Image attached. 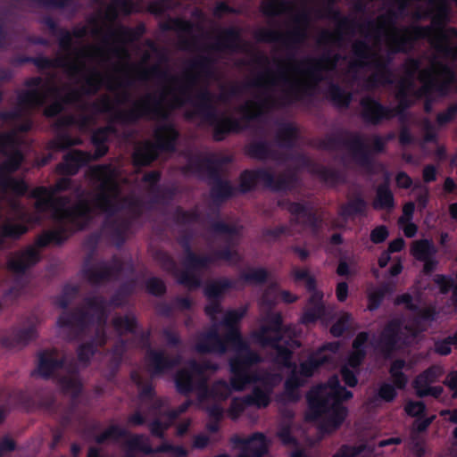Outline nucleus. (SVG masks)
<instances>
[{"mask_svg": "<svg viewBox=\"0 0 457 457\" xmlns=\"http://www.w3.org/2000/svg\"><path fill=\"white\" fill-rule=\"evenodd\" d=\"M84 36H64L62 54L57 59L67 82L55 79H32L19 96V109L1 114L11 126L8 133L0 135V153L5 160L0 165V202L6 201L10 211L0 223V247L5 238L17 239L27 232V225L38 223L50 217L54 228L40 236L35 245L13 255L8 268L21 273L39 261V248L48 244H60L68 235L83 228L96 212L106 218L107 229L119 236L127 223L125 212L136 213L140 199L134 191L120 183V171L112 165L94 166L87 174L94 192H77L78 203L71 205L68 198L58 194L71 185L70 179H61L54 187L33 190L35 213L30 214L10 195L25 193L22 180L10 176L22 161L23 139L21 132L31 127L25 116L28 109L52 101L45 113L54 116L64 104H74L80 112L61 120L62 126L75 125L88 131L96 113L109 112L115 120L132 122L139 118L157 119L162 123L154 132L155 142L146 141L134 152L137 165L151 162L162 152H170V71L157 65L147 68L144 61L131 62L127 46L129 36H105L96 45L82 42Z\"/></svg>", "mask_w": 457, "mask_h": 457, "instance_id": "nucleus-1", "label": "nucleus"}, {"mask_svg": "<svg viewBox=\"0 0 457 457\" xmlns=\"http://www.w3.org/2000/svg\"><path fill=\"white\" fill-rule=\"evenodd\" d=\"M230 287L231 283L228 279L207 284L204 290L208 298L205 312L212 320L213 327L196 337L194 349L201 353H214L221 355L227 352L228 345H230L234 352V355L229 359L231 385L225 380H219L210 390L207 388L206 383L211 375L219 369V365L206 359L199 363L195 361H189L175 377L177 389L180 393L195 391L202 407L214 419L222 416L224 408L221 403L228 397L232 390L242 391L247 386L253 387L252 393L242 398H234L228 411V416L237 419L248 406L267 407L270 403L274 387L281 382L283 368H287L290 372L285 383L287 397L291 401L296 400L299 395L295 390L319 366L334 361L339 349L338 343H329L312 354L300 366L292 363L285 365L273 357L272 364L269 368H255L262 361V356L251 350L249 342L242 337L237 328V323L245 316L246 308L239 307L224 312L218 300Z\"/></svg>", "mask_w": 457, "mask_h": 457, "instance_id": "nucleus-2", "label": "nucleus"}, {"mask_svg": "<svg viewBox=\"0 0 457 457\" xmlns=\"http://www.w3.org/2000/svg\"><path fill=\"white\" fill-rule=\"evenodd\" d=\"M449 0H392L388 10L376 21H369L350 42L352 55L345 61L346 77L361 82L367 89L393 83L387 67L391 54L407 52L413 42L426 38L433 47L427 67L422 61L408 60L399 81L397 97L408 103L409 96L447 94L453 80L457 50L446 28Z\"/></svg>", "mask_w": 457, "mask_h": 457, "instance_id": "nucleus-3", "label": "nucleus"}, {"mask_svg": "<svg viewBox=\"0 0 457 457\" xmlns=\"http://www.w3.org/2000/svg\"><path fill=\"white\" fill-rule=\"evenodd\" d=\"M338 65L341 64L337 54L320 59L279 61L257 79L254 96L240 106L238 115L250 120L272 108L300 100L311 94L316 84Z\"/></svg>", "mask_w": 457, "mask_h": 457, "instance_id": "nucleus-4", "label": "nucleus"}, {"mask_svg": "<svg viewBox=\"0 0 457 457\" xmlns=\"http://www.w3.org/2000/svg\"><path fill=\"white\" fill-rule=\"evenodd\" d=\"M287 303L296 301L297 296L288 291H279L276 285L270 286L263 293L261 299V308L263 316L261 320L259 329L253 330L247 340L249 344L253 343L261 347L270 346L273 350L274 357L277 361L285 365L291 363V352L289 347H293L295 341L292 343L286 342L288 346L284 347L281 344L282 337L286 335L291 337L293 334L289 329L284 330L282 328L281 316L278 313H270L269 309L278 302V299Z\"/></svg>", "mask_w": 457, "mask_h": 457, "instance_id": "nucleus-5", "label": "nucleus"}, {"mask_svg": "<svg viewBox=\"0 0 457 457\" xmlns=\"http://www.w3.org/2000/svg\"><path fill=\"white\" fill-rule=\"evenodd\" d=\"M352 393L340 386L334 376L326 384L312 388L308 395L307 420L315 421L322 436L336 431L345 421L348 411L343 401L352 397Z\"/></svg>", "mask_w": 457, "mask_h": 457, "instance_id": "nucleus-6", "label": "nucleus"}, {"mask_svg": "<svg viewBox=\"0 0 457 457\" xmlns=\"http://www.w3.org/2000/svg\"><path fill=\"white\" fill-rule=\"evenodd\" d=\"M113 303H106L101 297L94 296L87 301L84 309L76 316L62 313L56 323L58 335L65 339H72L80 331L91 325L96 330L95 343L102 345L106 341L104 322Z\"/></svg>", "mask_w": 457, "mask_h": 457, "instance_id": "nucleus-7", "label": "nucleus"}, {"mask_svg": "<svg viewBox=\"0 0 457 457\" xmlns=\"http://www.w3.org/2000/svg\"><path fill=\"white\" fill-rule=\"evenodd\" d=\"M434 312L430 309L418 310L415 318L403 322L392 320L384 328L379 337L371 344L376 349L388 354L393 349L401 345L414 342L420 332L424 330L433 319Z\"/></svg>", "mask_w": 457, "mask_h": 457, "instance_id": "nucleus-8", "label": "nucleus"}, {"mask_svg": "<svg viewBox=\"0 0 457 457\" xmlns=\"http://www.w3.org/2000/svg\"><path fill=\"white\" fill-rule=\"evenodd\" d=\"M287 9H290L291 24L287 40L293 44H300L307 37L311 20L318 14L312 12V7L307 3H303L299 6H289L277 0H269L263 5L264 12L269 15L279 14Z\"/></svg>", "mask_w": 457, "mask_h": 457, "instance_id": "nucleus-9", "label": "nucleus"}, {"mask_svg": "<svg viewBox=\"0 0 457 457\" xmlns=\"http://www.w3.org/2000/svg\"><path fill=\"white\" fill-rule=\"evenodd\" d=\"M224 260L233 262L237 260V252L234 246H229L224 251L211 256H197L188 252L184 261V270L176 273V277L179 283L189 288L197 287L200 284V272L209 264Z\"/></svg>", "mask_w": 457, "mask_h": 457, "instance_id": "nucleus-10", "label": "nucleus"}, {"mask_svg": "<svg viewBox=\"0 0 457 457\" xmlns=\"http://www.w3.org/2000/svg\"><path fill=\"white\" fill-rule=\"evenodd\" d=\"M59 370L62 373L60 379L62 390L66 394L77 395L81 388L80 380L72 369L64 366V360H60L59 353L55 350H49L40 353L36 374L48 378Z\"/></svg>", "mask_w": 457, "mask_h": 457, "instance_id": "nucleus-11", "label": "nucleus"}, {"mask_svg": "<svg viewBox=\"0 0 457 457\" xmlns=\"http://www.w3.org/2000/svg\"><path fill=\"white\" fill-rule=\"evenodd\" d=\"M114 134L115 131L111 125L97 129L92 136L93 143L96 147V154L92 155L86 152L71 151L65 155L63 162L58 165L57 170L62 174L71 175L76 173L80 166L93 159L103 156L107 152L104 143L109 140Z\"/></svg>", "mask_w": 457, "mask_h": 457, "instance_id": "nucleus-12", "label": "nucleus"}, {"mask_svg": "<svg viewBox=\"0 0 457 457\" xmlns=\"http://www.w3.org/2000/svg\"><path fill=\"white\" fill-rule=\"evenodd\" d=\"M385 143L386 139L378 136L348 135L345 137L343 145L347 155L346 162L353 161L359 165H366L371 154L380 152Z\"/></svg>", "mask_w": 457, "mask_h": 457, "instance_id": "nucleus-13", "label": "nucleus"}, {"mask_svg": "<svg viewBox=\"0 0 457 457\" xmlns=\"http://www.w3.org/2000/svg\"><path fill=\"white\" fill-rule=\"evenodd\" d=\"M294 277L296 281H303L306 288L311 292L309 301L301 318L302 322L308 324L321 319L325 313V307L322 303L323 294L315 288L314 278L307 270L303 269H295Z\"/></svg>", "mask_w": 457, "mask_h": 457, "instance_id": "nucleus-14", "label": "nucleus"}, {"mask_svg": "<svg viewBox=\"0 0 457 457\" xmlns=\"http://www.w3.org/2000/svg\"><path fill=\"white\" fill-rule=\"evenodd\" d=\"M293 180L291 173L278 176L273 170L261 169L244 172L241 175V187L243 191H247L255 184L263 183L274 190H285L292 186Z\"/></svg>", "mask_w": 457, "mask_h": 457, "instance_id": "nucleus-15", "label": "nucleus"}, {"mask_svg": "<svg viewBox=\"0 0 457 457\" xmlns=\"http://www.w3.org/2000/svg\"><path fill=\"white\" fill-rule=\"evenodd\" d=\"M368 338L367 333H361L357 336L353 344V351L347 361L342 367L341 373L343 378L349 386H354L357 384L356 374L359 371V365L365 355V345Z\"/></svg>", "mask_w": 457, "mask_h": 457, "instance_id": "nucleus-16", "label": "nucleus"}, {"mask_svg": "<svg viewBox=\"0 0 457 457\" xmlns=\"http://www.w3.org/2000/svg\"><path fill=\"white\" fill-rule=\"evenodd\" d=\"M179 361V358H170L164 351L150 350L145 356L146 369L151 377L167 374Z\"/></svg>", "mask_w": 457, "mask_h": 457, "instance_id": "nucleus-17", "label": "nucleus"}, {"mask_svg": "<svg viewBox=\"0 0 457 457\" xmlns=\"http://www.w3.org/2000/svg\"><path fill=\"white\" fill-rule=\"evenodd\" d=\"M187 409V403H184L178 410L168 412L164 408V401H160L158 406H154L153 410L155 420L150 424L152 434L156 436H162L163 432L170 426L171 422Z\"/></svg>", "mask_w": 457, "mask_h": 457, "instance_id": "nucleus-18", "label": "nucleus"}, {"mask_svg": "<svg viewBox=\"0 0 457 457\" xmlns=\"http://www.w3.org/2000/svg\"><path fill=\"white\" fill-rule=\"evenodd\" d=\"M401 443V437H391L389 439L380 441L378 447H370L366 445H361L359 446L344 445L332 457H379L382 455V452L379 448L390 445H399Z\"/></svg>", "mask_w": 457, "mask_h": 457, "instance_id": "nucleus-19", "label": "nucleus"}, {"mask_svg": "<svg viewBox=\"0 0 457 457\" xmlns=\"http://www.w3.org/2000/svg\"><path fill=\"white\" fill-rule=\"evenodd\" d=\"M233 442L239 448L237 457H262L268 450V441L261 433L248 438L235 437Z\"/></svg>", "mask_w": 457, "mask_h": 457, "instance_id": "nucleus-20", "label": "nucleus"}, {"mask_svg": "<svg viewBox=\"0 0 457 457\" xmlns=\"http://www.w3.org/2000/svg\"><path fill=\"white\" fill-rule=\"evenodd\" d=\"M128 444L130 451H140L145 453H169L171 457H186L187 451L181 446H173L169 443H163L156 449L151 448L147 440L143 436H131L128 438Z\"/></svg>", "mask_w": 457, "mask_h": 457, "instance_id": "nucleus-21", "label": "nucleus"}, {"mask_svg": "<svg viewBox=\"0 0 457 457\" xmlns=\"http://www.w3.org/2000/svg\"><path fill=\"white\" fill-rule=\"evenodd\" d=\"M442 374L440 367H432L422 373L415 380V388L420 395H431L438 397L442 392L440 386H431L433 383Z\"/></svg>", "mask_w": 457, "mask_h": 457, "instance_id": "nucleus-22", "label": "nucleus"}, {"mask_svg": "<svg viewBox=\"0 0 457 457\" xmlns=\"http://www.w3.org/2000/svg\"><path fill=\"white\" fill-rule=\"evenodd\" d=\"M347 25L345 21L340 22L337 29L322 30L319 36L318 42L322 46L343 48L348 44Z\"/></svg>", "mask_w": 457, "mask_h": 457, "instance_id": "nucleus-23", "label": "nucleus"}, {"mask_svg": "<svg viewBox=\"0 0 457 457\" xmlns=\"http://www.w3.org/2000/svg\"><path fill=\"white\" fill-rule=\"evenodd\" d=\"M361 110L363 117L368 121L374 123L393 116L391 110L384 108L378 102L369 97L361 100Z\"/></svg>", "mask_w": 457, "mask_h": 457, "instance_id": "nucleus-24", "label": "nucleus"}, {"mask_svg": "<svg viewBox=\"0 0 457 457\" xmlns=\"http://www.w3.org/2000/svg\"><path fill=\"white\" fill-rule=\"evenodd\" d=\"M435 252L433 244L427 239L418 240L412 244L411 253L416 259L424 262L426 272L431 271L435 266V262L431 259Z\"/></svg>", "mask_w": 457, "mask_h": 457, "instance_id": "nucleus-25", "label": "nucleus"}, {"mask_svg": "<svg viewBox=\"0 0 457 457\" xmlns=\"http://www.w3.org/2000/svg\"><path fill=\"white\" fill-rule=\"evenodd\" d=\"M432 419L417 420L412 427L411 436L409 439L410 450L418 457L424 455L426 450L423 445V440L420 436V433L424 431L431 423Z\"/></svg>", "mask_w": 457, "mask_h": 457, "instance_id": "nucleus-26", "label": "nucleus"}, {"mask_svg": "<svg viewBox=\"0 0 457 457\" xmlns=\"http://www.w3.org/2000/svg\"><path fill=\"white\" fill-rule=\"evenodd\" d=\"M120 269V263L114 261L113 264L108 266L106 263H100L87 270V276L90 282L98 283L105 278H110L115 270Z\"/></svg>", "mask_w": 457, "mask_h": 457, "instance_id": "nucleus-27", "label": "nucleus"}, {"mask_svg": "<svg viewBox=\"0 0 457 457\" xmlns=\"http://www.w3.org/2000/svg\"><path fill=\"white\" fill-rule=\"evenodd\" d=\"M289 211L298 223L314 226L318 221L312 211L301 204H292L289 207Z\"/></svg>", "mask_w": 457, "mask_h": 457, "instance_id": "nucleus-28", "label": "nucleus"}, {"mask_svg": "<svg viewBox=\"0 0 457 457\" xmlns=\"http://www.w3.org/2000/svg\"><path fill=\"white\" fill-rule=\"evenodd\" d=\"M135 319L132 315L118 316L113 320V328L116 333L120 337L127 333H135Z\"/></svg>", "mask_w": 457, "mask_h": 457, "instance_id": "nucleus-29", "label": "nucleus"}, {"mask_svg": "<svg viewBox=\"0 0 457 457\" xmlns=\"http://www.w3.org/2000/svg\"><path fill=\"white\" fill-rule=\"evenodd\" d=\"M408 366L403 361H395L392 363L390 374L395 386L399 389L403 388L407 383V377L403 370H407Z\"/></svg>", "mask_w": 457, "mask_h": 457, "instance_id": "nucleus-30", "label": "nucleus"}, {"mask_svg": "<svg viewBox=\"0 0 457 457\" xmlns=\"http://www.w3.org/2000/svg\"><path fill=\"white\" fill-rule=\"evenodd\" d=\"M131 11L130 4L126 0H114L105 10L104 18L106 21H113L120 12L129 13Z\"/></svg>", "mask_w": 457, "mask_h": 457, "instance_id": "nucleus-31", "label": "nucleus"}, {"mask_svg": "<svg viewBox=\"0 0 457 457\" xmlns=\"http://www.w3.org/2000/svg\"><path fill=\"white\" fill-rule=\"evenodd\" d=\"M374 208L389 209L394 205V198L387 186H380L377 190V197L374 201Z\"/></svg>", "mask_w": 457, "mask_h": 457, "instance_id": "nucleus-32", "label": "nucleus"}, {"mask_svg": "<svg viewBox=\"0 0 457 457\" xmlns=\"http://www.w3.org/2000/svg\"><path fill=\"white\" fill-rule=\"evenodd\" d=\"M250 154L259 159H279L277 154L273 151L272 146L262 142L252 145L250 147Z\"/></svg>", "mask_w": 457, "mask_h": 457, "instance_id": "nucleus-33", "label": "nucleus"}, {"mask_svg": "<svg viewBox=\"0 0 457 457\" xmlns=\"http://www.w3.org/2000/svg\"><path fill=\"white\" fill-rule=\"evenodd\" d=\"M387 291H389V285H384L381 287H370L368 290V309L370 311L376 310Z\"/></svg>", "mask_w": 457, "mask_h": 457, "instance_id": "nucleus-34", "label": "nucleus"}, {"mask_svg": "<svg viewBox=\"0 0 457 457\" xmlns=\"http://www.w3.org/2000/svg\"><path fill=\"white\" fill-rule=\"evenodd\" d=\"M337 272L340 276H353L358 272L357 262L353 257H342Z\"/></svg>", "mask_w": 457, "mask_h": 457, "instance_id": "nucleus-35", "label": "nucleus"}, {"mask_svg": "<svg viewBox=\"0 0 457 457\" xmlns=\"http://www.w3.org/2000/svg\"><path fill=\"white\" fill-rule=\"evenodd\" d=\"M352 317L348 312H341L337 317L336 322L332 325L330 332L335 337L341 336L349 327Z\"/></svg>", "mask_w": 457, "mask_h": 457, "instance_id": "nucleus-36", "label": "nucleus"}, {"mask_svg": "<svg viewBox=\"0 0 457 457\" xmlns=\"http://www.w3.org/2000/svg\"><path fill=\"white\" fill-rule=\"evenodd\" d=\"M278 436L283 444L295 446L296 445L292 436V422L290 420L283 421L279 424Z\"/></svg>", "mask_w": 457, "mask_h": 457, "instance_id": "nucleus-37", "label": "nucleus"}, {"mask_svg": "<svg viewBox=\"0 0 457 457\" xmlns=\"http://www.w3.org/2000/svg\"><path fill=\"white\" fill-rule=\"evenodd\" d=\"M329 96L339 106H346L351 101V96L341 87L332 85L329 87Z\"/></svg>", "mask_w": 457, "mask_h": 457, "instance_id": "nucleus-38", "label": "nucleus"}, {"mask_svg": "<svg viewBox=\"0 0 457 457\" xmlns=\"http://www.w3.org/2000/svg\"><path fill=\"white\" fill-rule=\"evenodd\" d=\"M132 380L137 386L140 395L142 397H146L151 395L152 386L148 382L146 377H145L141 372L135 371L132 373Z\"/></svg>", "mask_w": 457, "mask_h": 457, "instance_id": "nucleus-39", "label": "nucleus"}, {"mask_svg": "<svg viewBox=\"0 0 457 457\" xmlns=\"http://www.w3.org/2000/svg\"><path fill=\"white\" fill-rule=\"evenodd\" d=\"M366 207L367 204L362 199L357 197L348 203V204L343 209L342 214L344 216L361 214L365 212Z\"/></svg>", "mask_w": 457, "mask_h": 457, "instance_id": "nucleus-40", "label": "nucleus"}, {"mask_svg": "<svg viewBox=\"0 0 457 457\" xmlns=\"http://www.w3.org/2000/svg\"><path fill=\"white\" fill-rule=\"evenodd\" d=\"M80 139L73 138L67 133L60 134L53 142L52 147L55 150H62L69 146L80 144Z\"/></svg>", "mask_w": 457, "mask_h": 457, "instance_id": "nucleus-41", "label": "nucleus"}, {"mask_svg": "<svg viewBox=\"0 0 457 457\" xmlns=\"http://www.w3.org/2000/svg\"><path fill=\"white\" fill-rule=\"evenodd\" d=\"M37 336V329L35 322H29L24 326L17 334V340L21 344H26L29 340L35 338Z\"/></svg>", "mask_w": 457, "mask_h": 457, "instance_id": "nucleus-42", "label": "nucleus"}, {"mask_svg": "<svg viewBox=\"0 0 457 457\" xmlns=\"http://www.w3.org/2000/svg\"><path fill=\"white\" fill-rule=\"evenodd\" d=\"M159 179V174L156 172H150L143 177L140 190H144L148 194H154Z\"/></svg>", "mask_w": 457, "mask_h": 457, "instance_id": "nucleus-43", "label": "nucleus"}, {"mask_svg": "<svg viewBox=\"0 0 457 457\" xmlns=\"http://www.w3.org/2000/svg\"><path fill=\"white\" fill-rule=\"evenodd\" d=\"M244 279L250 283H260L267 277V272L262 268H253L247 270L244 275Z\"/></svg>", "mask_w": 457, "mask_h": 457, "instance_id": "nucleus-44", "label": "nucleus"}, {"mask_svg": "<svg viewBox=\"0 0 457 457\" xmlns=\"http://www.w3.org/2000/svg\"><path fill=\"white\" fill-rule=\"evenodd\" d=\"M214 230L226 237H233L239 231V228L236 225H230L223 221H218L214 224Z\"/></svg>", "mask_w": 457, "mask_h": 457, "instance_id": "nucleus-45", "label": "nucleus"}, {"mask_svg": "<svg viewBox=\"0 0 457 457\" xmlns=\"http://www.w3.org/2000/svg\"><path fill=\"white\" fill-rule=\"evenodd\" d=\"M170 28L187 36H191L193 30L191 22L180 19L170 21Z\"/></svg>", "mask_w": 457, "mask_h": 457, "instance_id": "nucleus-46", "label": "nucleus"}, {"mask_svg": "<svg viewBox=\"0 0 457 457\" xmlns=\"http://www.w3.org/2000/svg\"><path fill=\"white\" fill-rule=\"evenodd\" d=\"M295 129L291 125H285L279 135V143L283 145H289L295 137Z\"/></svg>", "mask_w": 457, "mask_h": 457, "instance_id": "nucleus-47", "label": "nucleus"}, {"mask_svg": "<svg viewBox=\"0 0 457 457\" xmlns=\"http://www.w3.org/2000/svg\"><path fill=\"white\" fill-rule=\"evenodd\" d=\"M233 192L231 185L228 181H219L212 189V194L216 197H227Z\"/></svg>", "mask_w": 457, "mask_h": 457, "instance_id": "nucleus-48", "label": "nucleus"}, {"mask_svg": "<svg viewBox=\"0 0 457 457\" xmlns=\"http://www.w3.org/2000/svg\"><path fill=\"white\" fill-rule=\"evenodd\" d=\"M226 33L228 39L223 43L224 46L233 51L237 50L241 43L237 32L235 29H228Z\"/></svg>", "mask_w": 457, "mask_h": 457, "instance_id": "nucleus-49", "label": "nucleus"}, {"mask_svg": "<svg viewBox=\"0 0 457 457\" xmlns=\"http://www.w3.org/2000/svg\"><path fill=\"white\" fill-rule=\"evenodd\" d=\"M395 395V387L389 383H383L378 392V397L386 402L392 401Z\"/></svg>", "mask_w": 457, "mask_h": 457, "instance_id": "nucleus-50", "label": "nucleus"}, {"mask_svg": "<svg viewBox=\"0 0 457 457\" xmlns=\"http://www.w3.org/2000/svg\"><path fill=\"white\" fill-rule=\"evenodd\" d=\"M170 5V0H156L150 4L149 10L155 14H163Z\"/></svg>", "mask_w": 457, "mask_h": 457, "instance_id": "nucleus-51", "label": "nucleus"}, {"mask_svg": "<svg viewBox=\"0 0 457 457\" xmlns=\"http://www.w3.org/2000/svg\"><path fill=\"white\" fill-rule=\"evenodd\" d=\"M388 236V231L386 227L379 226L371 231L370 238L375 244L383 242Z\"/></svg>", "mask_w": 457, "mask_h": 457, "instance_id": "nucleus-52", "label": "nucleus"}, {"mask_svg": "<svg viewBox=\"0 0 457 457\" xmlns=\"http://www.w3.org/2000/svg\"><path fill=\"white\" fill-rule=\"evenodd\" d=\"M147 289L154 295H161L164 292V284L162 280L153 278L147 281Z\"/></svg>", "mask_w": 457, "mask_h": 457, "instance_id": "nucleus-53", "label": "nucleus"}, {"mask_svg": "<svg viewBox=\"0 0 457 457\" xmlns=\"http://www.w3.org/2000/svg\"><path fill=\"white\" fill-rule=\"evenodd\" d=\"M405 411L411 416H418L424 411L421 402H409L405 406Z\"/></svg>", "mask_w": 457, "mask_h": 457, "instance_id": "nucleus-54", "label": "nucleus"}, {"mask_svg": "<svg viewBox=\"0 0 457 457\" xmlns=\"http://www.w3.org/2000/svg\"><path fill=\"white\" fill-rule=\"evenodd\" d=\"M320 176L328 184H337L341 181L340 176L333 170H322Z\"/></svg>", "mask_w": 457, "mask_h": 457, "instance_id": "nucleus-55", "label": "nucleus"}, {"mask_svg": "<svg viewBox=\"0 0 457 457\" xmlns=\"http://www.w3.org/2000/svg\"><path fill=\"white\" fill-rule=\"evenodd\" d=\"M94 353V346L93 345H83L79 349V361L86 363L89 356Z\"/></svg>", "mask_w": 457, "mask_h": 457, "instance_id": "nucleus-56", "label": "nucleus"}, {"mask_svg": "<svg viewBox=\"0 0 457 457\" xmlns=\"http://www.w3.org/2000/svg\"><path fill=\"white\" fill-rule=\"evenodd\" d=\"M435 282L439 286L442 293L447 292L451 287H453V279L445 276H436Z\"/></svg>", "mask_w": 457, "mask_h": 457, "instance_id": "nucleus-57", "label": "nucleus"}, {"mask_svg": "<svg viewBox=\"0 0 457 457\" xmlns=\"http://www.w3.org/2000/svg\"><path fill=\"white\" fill-rule=\"evenodd\" d=\"M397 303H403L411 310H417V300L413 299L409 294H404L397 298Z\"/></svg>", "mask_w": 457, "mask_h": 457, "instance_id": "nucleus-58", "label": "nucleus"}, {"mask_svg": "<svg viewBox=\"0 0 457 457\" xmlns=\"http://www.w3.org/2000/svg\"><path fill=\"white\" fill-rule=\"evenodd\" d=\"M336 295L339 302H345L348 295V285L345 282H339L337 285Z\"/></svg>", "mask_w": 457, "mask_h": 457, "instance_id": "nucleus-59", "label": "nucleus"}, {"mask_svg": "<svg viewBox=\"0 0 457 457\" xmlns=\"http://www.w3.org/2000/svg\"><path fill=\"white\" fill-rule=\"evenodd\" d=\"M400 227L408 237H412L417 232V227L411 220L399 222Z\"/></svg>", "mask_w": 457, "mask_h": 457, "instance_id": "nucleus-60", "label": "nucleus"}, {"mask_svg": "<svg viewBox=\"0 0 457 457\" xmlns=\"http://www.w3.org/2000/svg\"><path fill=\"white\" fill-rule=\"evenodd\" d=\"M414 212V204L408 203L403 207V216L399 219V222H405L411 220Z\"/></svg>", "mask_w": 457, "mask_h": 457, "instance_id": "nucleus-61", "label": "nucleus"}, {"mask_svg": "<svg viewBox=\"0 0 457 457\" xmlns=\"http://www.w3.org/2000/svg\"><path fill=\"white\" fill-rule=\"evenodd\" d=\"M121 433H122V430L120 428H118V427H111V428H109L104 432V434L99 439V441H103V440L107 439V438H116L120 435H121Z\"/></svg>", "mask_w": 457, "mask_h": 457, "instance_id": "nucleus-62", "label": "nucleus"}, {"mask_svg": "<svg viewBox=\"0 0 457 457\" xmlns=\"http://www.w3.org/2000/svg\"><path fill=\"white\" fill-rule=\"evenodd\" d=\"M396 183L400 187H408L411 185V179L404 172H399L396 176Z\"/></svg>", "mask_w": 457, "mask_h": 457, "instance_id": "nucleus-63", "label": "nucleus"}, {"mask_svg": "<svg viewBox=\"0 0 457 457\" xmlns=\"http://www.w3.org/2000/svg\"><path fill=\"white\" fill-rule=\"evenodd\" d=\"M450 345L451 343L448 340L437 342L436 344V351L442 355L448 354L451 352Z\"/></svg>", "mask_w": 457, "mask_h": 457, "instance_id": "nucleus-64", "label": "nucleus"}]
</instances>
